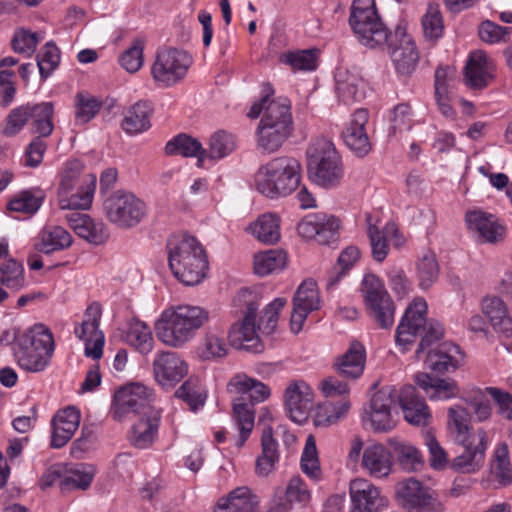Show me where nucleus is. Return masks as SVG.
I'll return each instance as SVG.
<instances>
[{
  "instance_id": "nucleus-25",
  "label": "nucleus",
  "mask_w": 512,
  "mask_h": 512,
  "mask_svg": "<svg viewBox=\"0 0 512 512\" xmlns=\"http://www.w3.org/2000/svg\"><path fill=\"white\" fill-rule=\"evenodd\" d=\"M313 390L303 380H293L284 391V404L290 419L296 423L304 422L312 407Z\"/></svg>"
},
{
  "instance_id": "nucleus-7",
  "label": "nucleus",
  "mask_w": 512,
  "mask_h": 512,
  "mask_svg": "<svg viewBox=\"0 0 512 512\" xmlns=\"http://www.w3.org/2000/svg\"><path fill=\"white\" fill-rule=\"evenodd\" d=\"M12 350L20 368L41 372L48 366L54 352L53 334L45 325L36 324L15 335Z\"/></svg>"
},
{
  "instance_id": "nucleus-32",
  "label": "nucleus",
  "mask_w": 512,
  "mask_h": 512,
  "mask_svg": "<svg viewBox=\"0 0 512 512\" xmlns=\"http://www.w3.org/2000/svg\"><path fill=\"white\" fill-rule=\"evenodd\" d=\"M398 402L403 411L405 420L416 426H425L431 418L429 407L423 399L416 394L415 387L404 386L398 394Z\"/></svg>"
},
{
  "instance_id": "nucleus-14",
  "label": "nucleus",
  "mask_w": 512,
  "mask_h": 512,
  "mask_svg": "<svg viewBox=\"0 0 512 512\" xmlns=\"http://www.w3.org/2000/svg\"><path fill=\"white\" fill-rule=\"evenodd\" d=\"M361 292L369 314L377 325L382 329L391 328L394 324L396 308L382 281L373 274L365 275Z\"/></svg>"
},
{
  "instance_id": "nucleus-27",
  "label": "nucleus",
  "mask_w": 512,
  "mask_h": 512,
  "mask_svg": "<svg viewBox=\"0 0 512 512\" xmlns=\"http://www.w3.org/2000/svg\"><path fill=\"white\" fill-rule=\"evenodd\" d=\"M468 231L480 242L496 243L503 239L505 229L497 218L482 210H471L465 215Z\"/></svg>"
},
{
  "instance_id": "nucleus-12",
  "label": "nucleus",
  "mask_w": 512,
  "mask_h": 512,
  "mask_svg": "<svg viewBox=\"0 0 512 512\" xmlns=\"http://www.w3.org/2000/svg\"><path fill=\"white\" fill-rule=\"evenodd\" d=\"M193 63L185 50L167 47L159 49L151 67L154 82L161 87H172L182 81Z\"/></svg>"
},
{
  "instance_id": "nucleus-61",
  "label": "nucleus",
  "mask_w": 512,
  "mask_h": 512,
  "mask_svg": "<svg viewBox=\"0 0 512 512\" xmlns=\"http://www.w3.org/2000/svg\"><path fill=\"white\" fill-rule=\"evenodd\" d=\"M492 472L502 485H509L512 482L509 451L508 446L505 443L498 444L494 451Z\"/></svg>"
},
{
  "instance_id": "nucleus-41",
  "label": "nucleus",
  "mask_w": 512,
  "mask_h": 512,
  "mask_svg": "<svg viewBox=\"0 0 512 512\" xmlns=\"http://www.w3.org/2000/svg\"><path fill=\"white\" fill-rule=\"evenodd\" d=\"M472 415L468 408L454 404L447 410V428L455 442H465L477 433L472 426Z\"/></svg>"
},
{
  "instance_id": "nucleus-37",
  "label": "nucleus",
  "mask_w": 512,
  "mask_h": 512,
  "mask_svg": "<svg viewBox=\"0 0 512 512\" xmlns=\"http://www.w3.org/2000/svg\"><path fill=\"white\" fill-rule=\"evenodd\" d=\"M415 382L430 400H449L458 397L460 393L456 381L433 378L428 373H417Z\"/></svg>"
},
{
  "instance_id": "nucleus-57",
  "label": "nucleus",
  "mask_w": 512,
  "mask_h": 512,
  "mask_svg": "<svg viewBox=\"0 0 512 512\" xmlns=\"http://www.w3.org/2000/svg\"><path fill=\"white\" fill-rule=\"evenodd\" d=\"M175 397L184 401L192 411L203 407L206 393L196 378L190 377L176 391Z\"/></svg>"
},
{
  "instance_id": "nucleus-48",
  "label": "nucleus",
  "mask_w": 512,
  "mask_h": 512,
  "mask_svg": "<svg viewBox=\"0 0 512 512\" xmlns=\"http://www.w3.org/2000/svg\"><path fill=\"white\" fill-rule=\"evenodd\" d=\"M415 268L420 289L427 290L438 280L440 266L434 252L423 253L417 260Z\"/></svg>"
},
{
  "instance_id": "nucleus-60",
  "label": "nucleus",
  "mask_w": 512,
  "mask_h": 512,
  "mask_svg": "<svg viewBox=\"0 0 512 512\" xmlns=\"http://www.w3.org/2000/svg\"><path fill=\"white\" fill-rule=\"evenodd\" d=\"M279 60L293 71H313L317 67L316 55L312 50L284 52Z\"/></svg>"
},
{
  "instance_id": "nucleus-33",
  "label": "nucleus",
  "mask_w": 512,
  "mask_h": 512,
  "mask_svg": "<svg viewBox=\"0 0 512 512\" xmlns=\"http://www.w3.org/2000/svg\"><path fill=\"white\" fill-rule=\"evenodd\" d=\"M160 420L159 410H147V414L141 415L132 425L128 436L130 443L140 449L151 446L158 435Z\"/></svg>"
},
{
  "instance_id": "nucleus-56",
  "label": "nucleus",
  "mask_w": 512,
  "mask_h": 512,
  "mask_svg": "<svg viewBox=\"0 0 512 512\" xmlns=\"http://www.w3.org/2000/svg\"><path fill=\"white\" fill-rule=\"evenodd\" d=\"M486 394L485 389L474 387L468 391L465 398V402L471 407L475 420L479 423L489 421L493 415V407Z\"/></svg>"
},
{
  "instance_id": "nucleus-49",
  "label": "nucleus",
  "mask_w": 512,
  "mask_h": 512,
  "mask_svg": "<svg viewBox=\"0 0 512 512\" xmlns=\"http://www.w3.org/2000/svg\"><path fill=\"white\" fill-rule=\"evenodd\" d=\"M44 199L45 193L39 188L22 190L11 198L7 204V208L10 211L34 214L39 210Z\"/></svg>"
},
{
  "instance_id": "nucleus-9",
  "label": "nucleus",
  "mask_w": 512,
  "mask_h": 512,
  "mask_svg": "<svg viewBox=\"0 0 512 512\" xmlns=\"http://www.w3.org/2000/svg\"><path fill=\"white\" fill-rule=\"evenodd\" d=\"M349 24L359 42L370 49L384 47L392 35L380 19L374 0H354Z\"/></svg>"
},
{
  "instance_id": "nucleus-24",
  "label": "nucleus",
  "mask_w": 512,
  "mask_h": 512,
  "mask_svg": "<svg viewBox=\"0 0 512 512\" xmlns=\"http://www.w3.org/2000/svg\"><path fill=\"white\" fill-rule=\"evenodd\" d=\"M338 228L339 220L335 216L315 213L301 220L297 230L302 238L314 239L321 245H327L336 240Z\"/></svg>"
},
{
  "instance_id": "nucleus-52",
  "label": "nucleus",
  "mask_w": 512,
  "mask_h": 512,
  "mask_svg": "<svg viewBox=\"0 0 512 512\" xmlns=\"http://www.w3.org/2000/svg\"><path fill=\"white\" fill-rule=\"evenodd\" d=\"M287 263V254L283 250L272 249L260 252L254 257V271L266 276L281 271Z\"/></svg>"
},
{
  "instance_id": "nucleus-58",
  "label": "nucleus",
  "mask_w": 512,
  "mask_h": 512,
  "mask_svg": "<svg viewBox=\"0 0 512 512\" xmlns=\"http://www.w3.org/2000/svg\"><path fill=\"white\" fill-rule=\"evenodd\" d=\"M301 470L313 480L321 478V468L316 447V440L312 434L306 438L305 446L301 456Z\"/></svg>"
},
{
  "instance_id": "nucleus-36",
  "label": "nucleus",
  "mask_w": 512,
  "mask_h": 512,
  "mask_svg": "<svg viewBox=\"0 0 512 512\" xmlns=\"http://www.w3.org/2000/svg\"><path fill=\"white\" fill-rule=\"evenodd\" d=\"M365 363L364 346L358 341H352L347 351L336 358L334 368L341 377L356 380L362 376Z\"/></svg>"
},
{
  "instance_id": "nucleus-63",
  "label": "nucleus",
  "mask_w": 512,
  "mask_h": 512,
  "mask_svg": "<svg viewBox=\"0 0 512 512\" xmlns=\"http://www.w3.org/2000/svg\"><path fill=\"white\" fill-rule=\"evenodd\" d=\"M286 502L291 506L294 503L306 506L311 500V491L299 475L289 479L285 489Z\"/></svg>"
},
{
  "instance_id": "nucleus-2",
  "label": "nucleus",
  "mask_w": 512,
  "mask_h": 512,
  "mask_svg": "<svg viewBox=\"0 0 512 512\" xmlns=\"http://www.w3.org/2000/svg\"><path fill=\"white\" fill-rule=\"evenodd\" d=\"M209 321V312L200 306L177 305L162 311L155 322L157 338L166 346L181 348Z\"/></svg>"
},
{
  "instance_id": "nucleus-50",
  "label": "nucleus",
  "mask_w": 512,
  "mask_h": 512,
  "mask_svg": "<svg viewBox=\"0 0 512 512\" xmlns=\"http://www.w3.org/2000/svg\"><path fill=\"white\" fill-rule=\"evenodd\" d=\"M229 353V346L226 343L223 332L215 329H208L201 341L200 355L204 360H220Z\"/></svg>"
},
{
  "instance_id": "nucleus-47",
  "label": "nucleus",
  "mask_w": 512,
  "mask_h": 512,
  "mask_svg": "<svg viewBox=\"0 0 512 512\" xmlns=\"http://www.w3.org/2000/svg\"><path fill=\"white\" fill-rule=\"evenodd\" d=\"M165 152L167 155L197 157L200 163L206 158V150L202 148L201 143L186 134H179L168 141L165 146Z\"/></svg>"
},
{
  "instance_id": "nucleus-40",
  "label": "nucleus",
  "mask_w": 512,
  "mask_h": 512,
  "mask_svg": "<svg viewBox=\"0 0 512 512\" xmlns=\"http://www.w3.org/2000/svg\"><path fill=\"white\" fill-rule=\"evenodd\" d=\"M152 113L151 102L140 100L125 111L121 127L129 135L143 133L151 127Z\"/></svg>"
},
{
  "instance_id": "nucleus-38",
  "label": "nucleus",
  "mask_w": 512,
  "mask_h": 512,
  "mask_svg": "<svg viewBox=\"0 0 512 512\" xmlns=\"http://www.w3.org/2000/svg\"><path fill=\"white\" fill-rule=\"evenodd\" d=\"M123 340L142 355H148L154 348L151 328L137 318L127 321L122 334Z\"/></svg>"
},
{
  "instance_id": "nucleus-13",
  "label": "nucleus",
  "mask_w": 512,
  "mask_h": 512,
  "mask_svg": "<svg viewBox=\"0 0 512 512\" xmlns=\"http://www.w3.org/2000/svg\"><path fill=\"white\" fill-rule=\"evenodd\" d=\"M103 211L112 224L120 228H131L145 217L146 205L133 193L118 190L105 198Z\"/></svg>"
},
{
  "instance_id": "nucleus-4",
  "label": "nucleus",
  "mask_w": 512,
  "mask_h": 512,
  "mask_svg": "<svg viewBox=\"0 0 512 512\" xmlns=\"http://www.w3.org/2000/svg\"><path fill=\"white\" fill-rule=\"evenodd\" d=\"M227 390L231 394L247 396L250 402H245L244 397L233 400L232 420L238 430V436L231 438L234 446L240 449L250 437L254 428L255 411L254 404L264 402L271 394L270 388L246 374H236L227 384Z\"/></svg>"
},
{
  "instance_id": "nucleus-20",
  "label": "nucleus",
  "mask_w": 512,
  "mask_h": 512,
  "mask_svg": "<svg viewBox=\"0 0 512 512\" xmlns=\"http://www.w3.org/2000/svg\"><path fill=\"white\" fill-rule=\"evenodd\" d=\"M385 46H388L392 61L400 74L410 75L414 72L419 55L413 38L404 29H396Z\"/></svg>"
},
{
  "instance_id": "nucleus-53",
  "label": "nucleus",
  "mask_w": 512,
  "mask_h": 512,
  "mask_svg": "<svg viewBox=\"0 0 512 512\" xmlns=\"http://www.w3.org/2000/svg\"><path fill=\"white\" fill-rule=\"evenodd\" d=\"M0 284L6 288L19 291L27 285L23 264L9 258L0 264Z\"/></svg>"
},
{
  "instance_id": "nucleus-3",
  "label": "nucleus",
  "mask_w": 512,
  "mask_h": 512,
  "mask_svg": "<svg viewBox=\"0 0 512 512\" xmlns=\"http://www.w3.org/2000/svg\"><path fill=\"white\" fill-rule=\"evenodd\" d=\"M427 309L425 299L415 298L405 309L395 333V343L403 352L410 349L418 336L421 337L415 352L418 359L427 348L436 344L444 336L442 324L426 318Z\"/></svg>"
},
{
  "instance_id": "nucleus-29",
  "label": "nucleus",
  "mask_w": 512,
  "mask_h": 512,
  "mask_svg": "<svg viewBox=\"0 0 512 512\" xmlns=\"http://www.w3.org/2000/svg\"><path fill=\"white\" fill-rule=\"evenodd\" d=\"M369 113L366 109L356 110L342 131L347 147L358 156H365L371 150V142L366 132Z\"/></svg>"
},
{
  "instance_id": "nucleus-59",
  "label": "nucleus",
  "mask_w": 512,
  "mask_h": 512,
  "mask_svg": "<svg viewBox=\"0 0 512 512\" xmlns=\"http://www.w3.org/2000/svg\"><path fill=\"white\" fill-rule=\"evenodd\" d=\"M236 148L235 137L224 130L216 131L212 134L206 157L211 159H221L228 156Z\"/></svg>"
},
{
  "instance_id": "nucleus-8",
  "label": "nucleus",
  "mask_w": 512,
  "mask_h": 512,
  "mask_svg": "<svg viewBox=\"0 0 512 512\" xmlns=\"http://www.w3.org/2000/svg\"><path fill=\"white\" fill-rule=\"evenodd\" d=\"M306 156L308 175L312 182L326 189L340 185L344 175L343 164L330 140H312L306 150Z\"/></svg>"
},
{
  "instance_id": "nucleus-26",
  "label": "nucleus",
  "mask_w": 512,
  "mask_h": 512,
  "mask_svg": "<svg viewBox=\"0 0 512 512\" xmlns=\"http://www.w3.org/2000/svg\"><path fill=\"white\" fill-rule=\"evenodd\" d=\"M495 69L494 61L484 51H473L464 67V83L470 89H484L492 82Z\"/></svg>"
},
{
  "instance_id": "nucleus-42",
  "label": "nucleus",
  "mask_w": 512,
  "mask_h": 512,
  "mask_svg": "<svg viewBox=\"0 0 512 512\" xmlns=\"http://www.w3.org/2000/svg\"><path fill=\"white\" fill-rule=\"evenodd\" d=\"M215 512H259L258 501L250 489L238 487L227 497L220 498L215 505Z\"/></svg>"
},
{
  "instance_id": "nucleus-43",
  "label": "nucleus",
  "mask_w": 512,
  "mask_h": 512,
  "mask_svg": "<svg viewBox=\"0 0 512 512\" xmlns=\"http://www.w3.org/2000/svg\"><path fill=\"white\" fill-rule=\"evenodd\" d=\"M215 512H259L258 501L250 489L238 487L227 497L220 498L215 505Z\"/></svg>"
},
{
  "instance_id": "nucleus-1",
  "label": "nucleus",
  "mask_w": 512,
  "mask_h": 512,
  "mask_svg": "<svg viewBox=\"0 0 512 512\" xmlns=\"http://www.w3.org/2000/svg\"><path fill=\"white\" fill-rule=\"evenodd\" d=\"M274 89L265 83L259 102H255L247 116L252 119L263 116L256 129L257 149L265 155L276 153L293 133V117L290 101L287 98H271Z\"/></svg>"
},
{
  "instance_id": "nucleus-22",
  "label": "nucleus",
  "mask_w": 512,
  "mask_h": 512,
  "mask_svg": "<svg viewBox=\"0 0 512 512\" xmlns=\"http://www.w3.org/2000/svg\"><path fill=\"white\" fill-rule=\"evenodd\" d=\"M487 432L484 428H477V433L467 441L457 442L464 451L454 458L452 467L455 471L461 473H474L483 465L485 451L487 449Z\"/></svg>"
},
{
  "instance_id": "nucleus-23",
  "label": "nucleus",
  "mask_w": 512,
  "mask_h": 512,
  "mask_svg": "<svg viewBox=\"0 0 512 512\" xmlns=\"http://www.w3.org/2000/svg\"><path fill=\"white\" fill-rule=\"evenodd\" d=\"M320 308V299L315 281L308 279L301 283L293 297L290 326L293 333H299L308 314Z\"/></svg>"
},
{
  "instance_id": "nucleus-11",
  "label": "nucleus",
  "mask_w": 512,
  "mask_h": 512,
  "mask_svg": "<svg viewBox=\"0 0 512 512\" xmlns=\"http://www.w3.org/2000/svg\"><path fill=\"white\" fill-rule=\"evenodd\" d=\"M235 301L246 305V311L241 321L234 323L228 332L229 343L236 349L247 351H261L262 345L256 327V311L259 306V297L248 289L241 290Z\"/></svg>"
},
{
  "instance_id": "nucleus-6",
  "label": "nucleus",
  "mask_w": 512,
  "mask_h": 512,
  "mask_svg": "<svg viewBox=\"0 0 512 512\" xmlns=\"http://www.w3.org/2000/svg\"><path fill=\"white\" fill-rule=\"evenodd\" d=\"M169 267L174 276L187 286L202 282L208 270L205 251L199 241L184 235L168 242Z\"/></svg>"
},
{
  "instance_id": "nucleus-55",
  "label": "nucleus",
  "mask_w": 512,
  "mask_h": 512,
  "mask_svg": "<svg viewBox=\"0 0 512 512\" xmlns=\"http://www.w3.org/2000/svg\"><path fill=\"white\" fill-rule=\"evenodd\" d=\"M94 470L91 466L79 464L71 468L60 482L62 491L86 490L92 483Z\"/></svg>"
},
{
  "instance_id": "nucleus-44",
  "label": "nucleus",
  "mask_w": 512,
  "mask_h": 512,
  "mask_svg": "<svg viewBox=\"0 0 512 512\" xmlns=\"http://www.w3.org/2000/svg\"><path fill=\"white\" fill-rule=\"evenodd\" d=\"M278 442L273 437L271 427L262 432L261 454L256 459L255 471L258 476L266 477L272 473L279 462Z\"/></svg>"
},
{
  "instance_id": "nucleus-51",
  "label": "nucleus",
  "mask_w": 512,
  "mask_h": 512,
  "mask_svg": "<svg viewBox=\"0 0 512 512\" xmlns=\"http://www.w3.org/2000/svg\"><path fill=\"white\" fill-rule=\"evenodd\" d=\"M390 444L393 447V452L399 465L408 472H413L421 469L424 465V460L421 452L411 443L392 440Z\"/></svg>"
},
{
  "instance_id": "nucleus-39",
  "label": "nucleus",
  "mask_w": 512,
  "mask_h": 512,
  "mask_svg": "<svg viewBox=\"0 0 512 512\" xmlns=\"http://www.w3.org/2000/svg\"><path fill=\"white\" fill-rule=\"evenodd\" d=\"M66 220L79 237L90 243L99 245L108 238L104 224L94 222L87 214L72 212L66 215Z\"/></svg>"
},
{
  "instance_id": "nucleus-45",
  "label": "nucleus",
  "mask_w": 512,
  "mask_h": 512,
  "mask_svg": "<svg viewBox=\"0 0 512 512\" xmlns=\"http://www.w3.org/2000/svg\"><path fill=\"white\" fill-rule=\"evenodd\" d=\"M37 250L45 254L64 250L71 246L72 237L70 233L61 226H46L38 236Z\"/></svg>"
},
{
  "instance_id": "nucleus-35",
  "label": "nucleus",
  "mask_w": 512,
  "mask_h": 512,
  "mask_svg": "<svg viewBox=\"0 0 512 512\" xmlns=\"http://www.w3.org/2000/svg\"><path fill=\"white\" fill-rule=\"evenodd\" d=\"M362 467L373 478H386L392 471V454L382 444L369 445L363 452Z\"/></svg>"
},
{
  "instance_id": "nucleus-21",
  "label": "nucleus",
  "mask_w": 512,
  "mask_h": 512,
  "mask_svg": "<svg viewBox=\"0 0 512 512\" xmlns=\"http://www.w3.org/2000/svg\"><path fill=\"white\" fill-rule=\"evenodd\" d=\"M349 494L351 508L349 512H379L388 506V499L380 490L363 478L350 482Z\"/></svg>"
},
{
  "instance_id": "nucleus-46",
  "label": "nucleus",
  "mask_w": 512,
  "mask_h": 512,
  "mask_svg": "<svg viewBox=\"0 0 512 512\" xmlns=\"http://www.w3.org/2000/svg\"><path fill=\"white\" fill-rule=\"evenodd\" d=\"M251 234L264 244H275L280 239V219L276 214L265 213L249 226Z\"/></svg>"
},
{
  "instance_id": "nucleus-5",
  "label": "nucleus",
  "mask_w": 512,
  "mask_h": 512,
  "mask_svg": "<svg viewBox=\"0 0 512 512\" xmlns=\"http://www.w3.org/2000/svg\"><path fill=\"white\" fill-rule=\"evenodd\" d=\"M301 164L290 156H279L261 165L254 175L255 189L270 199L286 197L301 180Z\"/></svg>"
},
{
  "instance_id": "nucleus-28",
  "label": "nucleus",
  "mask_w": 512,
  "mask_h": 512,
  "mask_svg": "<svg viewBox=\"0 0 512 512\" xmlns=\"http://www.w3.org/2000/svg\"><path fill=\"white\" fill-rule=\"evenodd\" d=\"M481 311L501 339H512V315L505 301L496 295L482 298Z\"/></svg>"
},
{
  "instance_id": "nucleus-54",
  "label": "nucleus",
  "mask_w": 512,
  "mask_h": 512,
  "mask_svg": "<svg viewBox=\"0 0 512 512\" xmlns=\"http://www.w3.org/2000/svg\"><path fill=\"white\" fill-rule=\"evenodd\" d=\"M30 119L32 127L37 137H48L54 128L53 125V105L50 102H42L39 104H31Z\"/></svg>"
},
{
  "instance_id": "nucleus-18",
  "label": "nucleus",
  "mask_w": 512,
  "mask_h": 512,
  "mask_svg": "<svg viewBox=\"0 0 512 512\" xmlns=\"http://www.w3.org/2000/svg\"><path fill=\"white\" fill-rule=\"evenodd\" d=\"M153 377L165 390H171L188 373V364L173 351H158L152 362Z\"/></svg>"
},
{
  "instance_id": "nucleus-64",
  "label": "nucleus",
  "mask_w": 512,
  "mask_h": 512,
  "mask_svg": "<svg viewBox=\"0 0 512 512\" xmlns=\"http://www.w3.org/2000/svg\"><path fill=\"white\" fill-rule=\"evenodd\" d=\"M422 27L424 36L429 40H437L443 35L442 15L439 8L435 5H429L426 13L422 17Z\"/></svg>"
},
{
  "instance_id": "nucleus-15",
  "label": "nucleus",
  "mask_w": 512,
  "mask_h": 512,
  "mask_svg": "<svg viewBox=\"0 0 512 512\" xmlns=\"http://www.w3.org/2000/svg\"><path fill=\"white\" fill-rule=\"evenodd\" d=\"M154 390L142 383L133 382L119 388L113 397L112 414L117 421H123L130 414H147L152 406Z\"/></svg>"
},
{
  "instance_id": "nucleus-62",
  "label": "nucleus",
  "mask_w": 512,
  "mask_h": 512,
  "mask_svg": "<svg viewBox=\"0 0 512 512\" xmlns=\"http://www.w3.org/2000/svg\"><path fill=\"white\" fill-rule=\"evenodd\" d=\"M360 258V251L355 246L347 247L338 257L337 266L334 272L329 276L327 287L332 288L343 277L348 269H350Z\"/></svg>"
},
{
  "instance_id": "nucleus-19",
  "label": "nucleus",
  "mask_w": 512,
  "mask_h": 512,
  "mask_svg": "<svg viewBox=\"0 0 512 512\" xmlns=\"http://www.w3.org/2000/svg\"><path fill=\"white\" fill-rule=\"evenodd\" d=\"M101 314V305L92 303L87 307L81 325L75 328L76 336L85 343V355L94 360L103 355L104 335L99 329Z\"/></svg>"
},
{
  "instance_id": "nucleus-30",
  "label": "nucleus",
  "mask_w": 512,
  "mask_h": 512,
  "mask_svg": "<svg viewBox=\"0 0 512 512\" xmlns=\"http://www.w3.org/2000/svg\"><path fill=\"white\" fill-rule=\"evenodd\" d=\"M427 356L424 360L427 369L437 374L453 372L461 365L463 354L460 347L453 343H442L436 347L427 348Z\"/></svg>"
},
{
  "instance_id": "nucleus-31",
  "label": "nucleus",
  "mask_w": 512,
  "mask_h": 512,
  "mask_svg": "<svg viewBox=\"0 0 512 512\" xmlns=\"http://www.w3.org/2000/svg\"><path fill=\"white\" fill-rule=\"evenodd\" d=\"M80 411L73 406L63 408L51 420V446L59 449L64 447L74 436L80 424Z\"/></svg>"
},
{
  "instance_id": "nucleus-17",
  "label": "nucleus",
  "mask_w": 512,
  "mask_h": 512,
  "mask_svg": "<svg viewBox=\"0 0 512 512\" xmlns=\"http://www.w3.org/2000/svg\"><path fill=\"white\" fill-rule=\"evenodd\" d=\"M398 394L394 386H386L377 391L363 415V421L369 423L374 431H391L396 426Z\"/></svg>"
},
{
  "instance_id": "nucleus-10",
  "label": "nucleus",
  "mask_w": 512,
  "mask_h": 512,
  "mask_svg": "<svg viewBox=\"0 0 512 512\" xmlns=\"http://www.w3.org/2000/svg\"><path fill=\"white\" fill-rule=\"evenodd\" d=\"M83 165L78 160L67 161L60 172L58 187V206L62 210H87L91 207L95 188L96 177L87 175L77 193L69 195L79 181Z\"/></svg>"
},
{
  "instance_id": "nucleus-16",
  "label": "nucleus",
  "mask_w": 512,
  "mask_h": 512,
  "mask_svg": "<svg viewBox=\"0 0 512 512\" xmlns=\"http://www.w3.org/2000/svg\"><path fill=\"white\" fill-rule=\"evenodd\" d=\"M395 493L398 504L408 512H444L437 494L413 477L397 483Z\"/></svg>"
},
{
  "instance_id": "nucleus-34",
  "label": "nucleus",
  "mask_w": 512,
  "mask_h": 512,
  "mask_svg": "<svg viewBox=\"0 0 512 512\" xmlns=\"http://www.w3.org/2000/svg\"><path fill=\"white\" fill-rule=\"evenodd\" d=\"M335 81L337 94L345 104L358 102L364 98L365 83L356 68H338Z\"/></svg>"
}]
</instances>
